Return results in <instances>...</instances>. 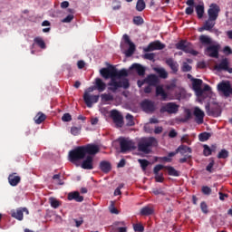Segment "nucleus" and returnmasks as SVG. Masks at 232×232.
Listing matches in <instances>:
<instances>
[{
	"instance_id": "obj_39",
	"label": "nucleus",
	"mask_w": 232,
	"mask_h": 232,
	"mask_svg": "<svg viewBox=\"0 0 232 232\" xmlns=\"http://www.w3.org/2000/svg\"><path fill=\"white\" fill-rule=\"evenodd\" d=\"M102 102H108L110 101H113V95L110 93H102L101 95Z\"/></svg>"
},
{
	"instance_id": "obj_59",
	"label": "nucleus",
	"mask_w": 232,
	"mask_h": 232,
	"mask_svg": "<svg viewBox=\"0 0 232 232\" xmlns=\"http://www.w3.org/2000/svg\"><path fill=\"white\" fill-rule=\"evenodd\" d=\"M189 119H191V111H187V114L185 116V119L181 120V122H188V121H189Z\"/></svg>"
},
{
	"instance_id": "obj_31",
	"label": "nucleus",
	"mask_w": 232,
	"mask_h": 232,
	"mask_svg": "<svg viewBox=\"0 0 232 232\" xmlns=\"http://www.w3.org/2000/svg\"><path fill=\"white\" fill-rule=\"evenodd\" d=\"M165 169H167L168 175L170 177H180V173L171 166L165 167Z\"/></svg>"
},
{
	"instance_id": "obj_14",
	"label": "nucleus",
	"mask_w": 232,
	"mask_h": 232,
	"mask_svg": "<svg viewBox=\"0 0 232 232\" xmlns=\"http://www.w3.org/2000/svg\"><path fill=\"white\" fill-rule=\"evenodd\" d=\"M218 90L222 92L225 97H229L231 95V83L227 82H221L218 84Z\"/></svg>"
},
{
	"instance_id": "obj_33",
	"label": "nucleus",
	"mask_w": 232,
	"mask_h": 232,
	"mask_svg": "<svg viewBox=\"0 0 232 232\" xmlns=\"http://www.w3.org/2000/svg\"><path fill=\"white\" fill-rule=\"evenodd\" d=\"M199 42L201 43V44H205L207 46L212 44L213 43L211 38L206 34H202L199 36Z\"/></svg>"
},
{
	"instance_id": "obj_47",
	"label": "nucleus",
	"mask_w": 232,
	"mask_h": 232,
	"mask_svg": "<svg viewBox=\"0 0 232 232\" xmlns=\"http://www.w3.org/2000/svg\"><path fill=\"white\" fill-rule=\"evenodd\" d=\"M200 209L202 213H205V215H208V213H209V211L208 210V204L205 201L200 203Z\"/></svg>"
},
{
	"instance_id": "obj_32",
	"label": "nucleus",
	"mask_w": 232,
	"mask_h": 232,
	"mask_svg": "<svg viewBox=\"0 0 232 232\" xmlns=\"http://www.w3.org/2000/svg\"><path fill=\"white\" fill-rule=\"evenodd\" d=\"M196 13L198 19H202V17H204V3L196 5Z\"/></svg>"
},
{
	"instance_id": "obj_26",
	"label": "nucleus",
	"mask_w": 232,
	"mask_h": 232,
	"mask_svg": "<svg viewBox=\"0 0 232 232\" xmlns=\"http://www.w3.org/2000/svg\"><path fill=\"white\" fill-rule=\"evenodd\" d=\"M156 97H161V101L168 99V92L164 91V88L160 85L156 87Z\"/></svg>"
},
{
	"instance_id": "obj_58",
	"label": "nucleus",
	"mask_w": 232,
	"mask_h": 232,
	"mask_svg": "<svg viewBox=\"0 0 232 232\" xmlns=\"http://www.w3.org/2000/svg\"><path fill=\"white\" fill-rule=\"evenodd\" d=\"M183 157L184 158L179 159V163L180 164H184V163L188 162V159H191V155H185Z\"/></svg>"
},
{
	"instance_id": "obj_13",
	"label": "nucleus",
	"mask_w": 232,
	"mask_h": 232,
	"mask_svg": "<svg viewBox=\"0 0 232 232\" xmlns=\"http://www.w3.org/2000/svg\"><path fill=\"white\" fill-rule=\"evenodd\" d=\"M166 48V44L160 43V41L157 40L152 43H150L147 47L143 49L144 52H155V50H164Z\"/></svg>"
},
{
	"instance_id": "obj_29",
	"label": "nucleus",
	"mask_w": 232,
	"mask_h": 232,
	"mask_svg": "<svg viewBox=\"0 0 232 232\" xmlns=\"http://www.w3.org/2000/svg\"><path fill=\"white\" fill-rule=\"evenodd\" d=\"M203 155L205 157H209V155H211V153L217 150V145H212L211 148L208 145H203Z\"/></svg>"
},
{
	"instance_id": "obj_16",
	"label": "nucleus",
	"mask_w": 232,
	"mask_h": 232,
	"mask_svg": "<svg viewBox=\"0 0 232 232\" xmlns=\"http://www.w3.org/2000/svg\"><path fill=\"white\" fill-rule=\"evenodd\" d=\"M215 70H218V72L224 71L232 73V67H229V61H227V58L223 59L218 65H216Z\"/></svg>"
},
{
	"instance_id": "obj_24",
	"label": "nucleus",
	"mask_w": 232,
	"mask_h": 232,
	"mask_svg": "<svg viewBox=\"0 0 232 232\" xmlns=\"http://www.w3.org/2000/svg\"><path fill=\"white\" fill-rule=\"evenodd\" d=\"M94 86L100 93H102V92L106 90V82H104L101 78L95 79Z\"/></svg>"
},
{
	"instance_id": "obj_11",
	"label": "nucleus",
	"mask_w": 232,
	"mask_h": 232,
	"mask_svg": "<svg viewBox=\"0 0 232 232\" xmlns=\"http://www.w3.org/2000/svg\"><path fill=\"white\" fill-rule=\"evenodd\" d=\"M24 213H26V215H29L28 208H18L16 209L11 210V217L13 218H15L16 220H23L24 218Z\"/></svg>"
},
{
	"instance_id": "obj_23",
	"label": "nucleus",
	"mask_w": 232,
	"mask_h": 232,
	"mask_svg": "<svg viewBox=\"0 0 232 232\" xmlns=\"http://www.w3.org/2000/svg\"><path fill=\"white\" fill-rule=\"evenodd\" d=\"M67 198L68 200H75V202H82L84 200V197L81 196L79 191L70 192Z\"/></svg>"
},
{
	"instance_id": "obj_9",
	"label": "nucleus",
	"mask_w": 232,
	"mask_h": 232,
	"mask_svg": "<svg viewBox=\"0 0 232 232\" xmlns=\"http://www.w3.org/2000/svg\"><path fill=\"white\" fill-rule=\"evenodd\" d=\"M218 52H220V44L208 45L205 49V54L213 59H218Z\"/></svg>"
},
{
	"instance_id": "obj_50",
	"label": "nucleus",
	"mask_w": 232,
	"mask_h": 232,
	"mask_svg": "<svg viewBox=\"0 0 232 232\" xmlns=\"http://www.w3.org/2000/svg\"><path fill=\"white\" fill-rule=\"evenodd\" d=\"M63 122H70L72 121V115L70 113H64L62 117Z\"/></svg>"
},
{
	"instance_id": "obj_22",
	"label": "nucleus",
	"mask_w": 232,
	"mask_h": 232,
	"mask_svg": "<svg viewBox=\"0 0 232 232\" xmlns=\"http://www.w3.org/2000/svg\"><path fill=\"white\" fill-rule=\"evenodd\" d=\"M145 82L146 84H148L149 86H156L159 84L160 81H159V76L155 75V74H150L149 76H147V78H145Z\"/></svg>"
},
{
	"instance_id": "obj_37",
	"label": "nucleus",
	"mask_w": 232,
	"mask_h": 232,
	"mask_svg": "<svg viewBox=\"0 0 232 232\" xmlns=\"http://www.w3.org/2000/svg\"><path fill=\"white\" fill-rule=\"evenodd\" d=\"M210 137H211V133L209 132H202L198 135V139L200 142H206V140H209Z\"/></svg>"
},
{
	"instance_id": "obj_51",
	"label": "nucleus",
	"mask_w": 232,
	"mask_h": 232,
	"mask_svg": "<svg viewBox=\"0 0 232 232\" xmlns=\"http://www.w3.org/2000/svg\"><path fill=\"white\" fill-rule=\"evenodd\" d=\"M214 166H215V161L212 160V161H210V162L208 164V166H207V168H206V170L208 171V173H213V167H214Z\"/></svg>"
},
{
	"instance_id": "obj_53",
	"label": "nucleus",
	"mask_w": 232,
	"mask_h": 232,
	"mask_svg": "<svg viewBox=\"0 0 232 232\" xmlns=\"http://www.w3.org/2000/svg\"><path fill=\"white\" fill-rule=\"evenodd\" d=\"M156 182H164V174H155Z\"/></svg>"
},
{
	"instance_id": "obj_62",
	"label": "nucleus",
	"mask_w": 232,
	"mask_h": 232,
	"mask_svg": "<svg viewBox=\"0 0 232 232\" xmlns=\"http://www.w3.org/2000/svg\"><path fill=\"white\" fill-rule=\"evenodd\" d=\"M77 66H78L79 70H82V68H84V66H86V63H84V61L80 60L77 63Z\"/></svg>"
},
{
	"instance_id": "obj_28",
	"label": "nucleus",
	"mask_w": 232,
	"mask_h": 232,
	"mask_svg": "<svg viewBox=\"0 0 232 232\" xmlns=\"http://www.w3.org/2000/svg\"><path fill=\"white\" fill-rule=\"evenodd\" d=\"M140 215L142 217H150V215H153L154 213V210H153V208L150 207V206H146V207H143L141 209H140Z\"/></svg>"
},
{
	"instance_id": "obj_10",
	"label": "nucleus",
	"mask_w": 232,
	"mask_h": 232,
	"mask_svg": "<svg viewBox=\"0 0 232 232\" xmlns=\"http://www.w3.org/2000/svg\"><path fill=\"white\" fill-rule=\"evenodd\" d=\"M99 95H91L89 92H84L83 101L87 108H92L93 104L99 102Z\"/></svg>"
},
{
	"instance_id": "obj_7",
	"label": "nucleus",
	"mask_w": 232,
	"mask_h": 232,
	"mask_svg": "<svg viewBox=\"0 0 232 232\" xmlns=\"http://www.w3.org/2000/svg\"><path fill=\"white\" fill-rule=\"evenodd\" d=\"M179 108H180V106L176 102H167L160 107V112L173 115L179 113Z\"/></svg>"
},
{
	"instance_id": "obj_52",
	"label": "nucleus",
	"mask_w": 232,
	"mask_h": 232,
	"mask_svg": "<svg viewBox=\"0 0 232 232\" xmlns=\"http://www.w3.org/2000/svg\"><path fill=\"white\" fill-rule=\"evenodd\" d=\"M144 59H148V61H153V59H155V53H147L144 54Z\"/></svg>"
},
{
	"instance_id": "obj_12",
	"label": "nucleus",
	"mask_w": 232,
	"mask_h": 232,
	"mask_svg": "<svg viewBox=\"0 0 232 232\" xmlns=\"http://www.w3.org/2000/svg\"><path fill=\"white\" fill-rule=\"evenodd\" d=\"M140 106L145 113H153L156 110L155 102L151 100H144L141 102Z\"/></svg>"
},
{
	"instance_id": "obj_8",
	"label": "nucleus",
	"mask_w": 232,
	"mask_h": 232,
	"mask_svg": "<svg viewBox=\"0 0 232 232\" xmlns=\"http://www.w3.org/2000/svg\"><path fill=\"white\" fill-rule=\"evenodd\" d=\"M122 39L125 44L129 45L128 50H125L123 53L125 54L126 57H131V55L135 53V50H136L135 44L131 42V40L130 39V35L128 34H123Z\"/></svg>"
},
{
	"instance_id": "obj_30",
	"label": "nucleus",
	"mask_w": 232,
	"mask_h": 232,
	"mask_svg": "<svg viewBox=\"0 0 232 232\" xmlns=\"http://www.w3.org/2000/svg\"><path fill=\"white\" fill-rule=\"evenodd\" d=\"M34 42L35 44H37V46H39V48H41L42 50H45L46 43H44V40L43 39V37L37 36L34 39Z\"/></svg>"
},
{
	"instance_id": "obj_36",
	"label": "nucleus",
	"mask_w": 232,
	"mask_h": 232,
	"mask_svg": "<svg viewBox=\"0 0 232 232\" xmlns=\"http://www.w3.org/2000/svg\"><path fill=\"white\" fill-rule=\"evenodd\" d=\"M155 72L158 73L160 79H168V72H166L165 69L156 68Z\"/></svg>"
},
{
	"instance_id": "obj_34",
	"label": "nucleus",
	"mask_w": 232,
	"mask_h": 232,
	"mask_svg": "<svg viewBox=\"0 0 232 232\" xmlns=\"http://www.w3.org/2000/svg\"><path fill=\"white\" fill-rule=\"evenodd\" d=\"M44 121H46V114L43 112H38L34 117V121L36 124H42V122H44Z\"/></svg>"
},
{
	"instance_id": "obj_61",
	"label": "nucleus",
	"mask_w": 232,
	"mask_h": 232,
	"mask_svg": "<svg viewBox=\"0 0 232 232\" xmlns=\"http://www.w3.org/2000/svg\"><path fill=\"white\" fill-rule=\"evenodd\" d=\"M223 52L226 53V55H231L232 53V50L229 46H225Z\"/></svg>"
},
{
	"instance_id": "obj_40",
	"label": "nucleus",
	"mask_w": 232,
	"mask_h": 232,
	"mask_svg": "<svg viewBox=\"0 0 232 232\" xmlns=\"http://www.w3.org/2000/svg\"><path fill=\"white\" fill-rule=\"evenodd\" d=\"M125 119L127 121V126H135V121H134L133 115L128 113Z\"/></svg>"
},
{
	"instance_id": "obj_18",
	"label": "nucleus",
	"mask_w": 232,
	"mask_h": 232,
	"mask_svg": "<svg viewBox=\"0 0 232 232\" xmlns=\"http://www.w3.org/2000/svg\"><path fill=\"white\" fill-rule=\"evenodd\" d=\"M194 116L196 117L195 121L197 124H204V117L205 114L202 110L198 107H195L194 109Z\"/></svg>"
},
{
	"instance_id": "obj_56",
	"label": "nucleus",
	"mask_w": 232,
	"mask_h": 232,
	"mask_svg": "<svg viewBox=\"0 0 232 232\" xmlns=\"http://www.w3.org/2000/svg\"><path fill=\"white\" fill-rule=\"evenodd\" d=\"M152 193H154V195H166L162 188H153Z\"/></svg>"
},
{
	"instance_id": "obj_17",
	"label": "nucleus",
	"mask_w": 232,
	"mask_h": 232,
	"mask_svg": "<svg viewBox=\"0 0 232 232\" xmlns=\"http://www.w3.org/2000/svg\"><path fill=\"white\" fill-rule=\"evenodd\" d=\"M81 166L82 169H93V156L88 154Z\"/></svg>"
},
{
	"instance_id": "obj_25",
	"label": "nucleus",
	"mask_w": 232,
	"mask_h": 232,
	"mask_svg": "<svg viewBox=\"0 0 232 232\" xmlns=\"http://www.w3.org/2000/svg\"><path fill=\"white\" fill-rule=\"evenodd\" d=\"M8 182L10 186L15 187L21 182V178L17 176V173H12L8 176Z\"/></svg>"
},
{
	"instance_id": "obj_48",
	"label": "nucleus",
	"mask_w": 232,
	"mask_h": 232,
	"mask_svg": "<svg viewBox=\"0 0 232 232\" xmlns=\"http://www.w3.org/2000/svg\"><path fill=\"white\" fill-rule=\"evenodd\" d=\"M164 168H166L164 167V165H160V164L156 165L153 169L154 175H159V171H160L161 169H164Z\"/></svg>"
},
{
	"instance_id": "obj_2",
	"label": "nucleus",
	"mask_w": 232,
	"mask_h": 232,
	"mask_svg": "<svg viewBox=\"0 0 232 232\" xmlns=\"http://www.w3.org/2000/svg\"><path fill=\"white\" fill-rule=\"evenodd\" d=\"M99 151V146L95 144L89 143L87 145L78 146L74 150L69 151V160L72 164H75V162L86 159V155H97Z\"/></svg>"
},
{
	"instance_id": "obj_38",
	"label": "nucleus",
	"mask_w": 232,
	"mask_h": 232,
	"mask_svg": "<svg viewBox=\"0 0 232 232\" xmlns=\"http://www.w3.org/2000/svg\"><path fill=\"white\" fill-rule=\"evenodd\" d=\"M144 8H146V3L144 2V0H138L136 4V10L138 12H142Z\"/></svg>"
},
{
	"instance_id": "obj_45",
	"label": "nucleus",
	"mask_w": 232,
	"mask_h": 232,
	"mask_svg": "<svg viewBox=\"0 0 232 232\" xmlns=\"http://www.w3.org/2000/svg\"><path fill=\"white\" fill-rule=\"evenodd\" d=\"M138 162L140 164V167L143 169V171L146 170L148 166H150V162L148 161V160H138Z\"/></svg>"
},
{
	"instance_id": "obj_27",
	"label": "nucleus",
	"mask_w": 232,
	"mask_h": 232,
	"mask_svg": "<svg viewBox=\"0 0 232 232\" xmlns=\"http://www.w3.org/2000/svg\"><path fill=\"white\" fill-rule=\"evenodd\" d=\"M177 152L180 153V155H182V156H186V155H189V154H186V153H192L193 150H191V148L188 147L187 145H180L178 147Z\"/></svg>"
},
{
	"instance_id": "obj_5",
	"label": "nucleus",
	"mask_w": 232,
	"mask_h": 232,
	"mask_svg": "<svg viewBox=\"0 0 232 232\" xmlns=\"http://www.w3.org/2000/svg\"><path fill=\"white\" fill-rule=\"evenodd\" d=\"M119 141L121 153H128V151L137 150L135 142L132 140H130V138H120Z\"/></svg>"
},
{
	"instance_id": "obj_41",
	"label": "nucleus",
	"mask_w": 232,
	"mask_h": 232,
	"mask_svg": "<svg viewBox=\"0 0 232 232\" xmlns=\"http://www.w3.org/2000/svg\"><path fill=\"white\" fill-rule=\"evenodd\" d=\"M81 130H82V128L81 126H79V127L73 126L71 128V133L74 137H77V135H81Z\"/></svg>"
},
{
	"instance_id": "obj_63",
	"label": "nucleus",
	"mask_w": 232,
	"mask_h": 232,
	"mask_svg": "<svg viewBox=\"0 0 232 232\" xmlns=\"http://www.w3.org/2000/svg\"><path fill=\"white\" fill-rule=\"evenodd\" d=\"M124 166H126V160L121 159L118 163L117 168H124Z\"/></svg>"
},
{
	"instance_id": "obj_20",
	"label": "nucleus",
	"mask_w": 232,
	"mask_h": 232,
	"mask_svg": "<svg viewBox=\"0 0 232 232\" xmlns=\"http://www.w3.org/2000/svg\"><path fill=\"white\" fill-rule=\"evenodd\" d=\"M99 169L102 173L108 174L111 171V163L108 160H102L100 162Z\"/></svg>"
},
{
	"instance_id": "obj_60",
	"label": "nucleus",
	"mask_w": 232,
	"mask_h": 232,
	"mask_svg": "<svg viewBox=\"0 0 232 232\" xmlns=\"http://www.w3.org/2000/svg\"><path fill=\"white\" fill-rule=\"evenodd\" d=\"M194 12H195V9L193 7H187L185 9V14L187 15H191V14H193Z\"/></svg>"
},
{
	"instance_id": "obj_54",
	"label": "nucleus",
	"mask_w": 232,
	"mask_h": 232,
	"mask_svg": "<svg viewBox=\"0 0 232 232\" xmlns=\"http://www.w3.org/2000/svg\"><path fill=\"white\" fill-rule=\"evenodd\" d=\"M73 21V14H69L62 20V23H72Z\"/></svg>"
},
{
	"instance_id": "obj_64",
	"label": "nucleus",
	"mask_w": 232,
	"mask_h": 232,
	"mask_svg": "<svg viewBox=\"0 0 232 232\" xmlns=\"http://www.w3.org/2000/svg\"><path fill=\"white\" fill-rule=\"evenodd\" d=\"M169 137L170 139H175V137H177V132L175 130H171L169 132Z\"/></svg>"
},
{
	"instance_id": "obj_21",
	"label": "nucleus",
	"mask_w": 232,
	"mask_h": 232,
	"mask_svg": "<svg viewBox=\"0 0 232 232\" xmlns=\"http://www.w3.org/2000/svg\"><path fill=\"white\" fill-rule=\"evenodd\" d=\"M130 70H135L140 77H143V75H146V68L142 66L140 63H133Z\"/></svg>"
},
{
	"instance_id": "obj_6",
	"label": "nucleus",
	"mask_w": 232,
	"mask_h": 232,
	"mask_svg": "<svg viewBox=\"0 0 232 232\" xmlns=\"http://www.w3.org/2000/svg\"><path fill=\"white\" fill-rule=\"evenodd\" d=\"M190 45L191 44L188 43L186 40H180L175 44V47L177 50H181V52H184L185 53H190L191 55H198V52L189 47Z\"/></svg>"
},
{
	"instance_id": "obj_44",
	"label": "nucleus",
	"mask_w": 232,
	"mask_h": 232,
	"mask_svg": "<svg viewBox=\"0 0 232 232\" xmlns=\"http://www.w3.org/2000/svg\"><path fill=\"white\" fill-rule=\"evenodd\" d=\"M191 70H192L191 65H189L188 63L184 62L182 66H181V72L186 73L188 72H191Z\"/></svg>"
},
{
	"instance_id": "obj_35",
	"label": "nucleus",
	"mask_w": 232,
	"mask_h": 232,
	"mask_svg": "<svg viewBox=\"0 0 232 232\" xmlns=\"http://www.w3.org/2000/svg\"><path fill=\"white\" fill-rule=\"evenodd\" d=\"M202 80L201 79H192V88L193 90H200L202 86Z\"/></svg>"
},
{
	"instance_id": "obj_43",
	"label": "nucleus",
	"mask_w": 232,
	"mask_h": 232,
	"mask_svg": "<svg viewBox=\"0 0 232 232\" xmlns=\"http://www.w3.org/2000/svg\"><path fill=\"white\" fill-rule=\"evenodd\" d=\"M49 201H50L51 206L54 209H57V208H59V206H61V202H59V200H57L55 198H50Z\"/></svg>"
},
{
	"instance_id": "obj_49",
	"label": "nucleus",
	"mask_w": 232,
	"mask_h": 232,
	"mask_svg": "<svg viewBox=\"0 0 232 232\" xmlns=\"http://www.w3.org/2000/svg\"><path fill=\"white\" fill-rule=\"evenodd\" d=\"M201 191L203 195H211V188L208 186H203Z\"/></svg>"
},
{
	"instance_id": "obj_4",
	"label": "nucleus",
	"mask_w": 232,
	"mask_h": 232,
	"mask_svg": "<svg viewBox=\"0 0 232 232\" xmlns=\"http://www.w3.org/2000/svg\"><path fill=\"white\" fill-rule=\"evenodd\" d=\"M153 146L154 148L159 146L157 139L154 137L144 138L138 143V150L149 155V153H151V148H153Z\"/></svg>"
},
{
	"instance_id": "obj_46",
	"label": "nucleus",
	"mask_w": 232,
	"mask_h": 232,
	"mask_svg": "<svg viewBox=\"0 0 232 232\" xmlns=\"http://www.w3.org/2000/svg\"><path fill=\"white\" fill-rule=\"evenodd\" d=\"M133 23L137 25V26H140V24H144V19L141 18V16H135L133 18Z\"/></svg>"
},
{
	"instance_id": "obj_15",
	"label": "nucleus",
	"mask_w": 232,
	"mask_h": 232,
	"mask_svg": "<svg viewBox=\"0 0 232 232\" xmlns=\"http://www.w3.org/2000/svg\"><path fill=\"white\" fill-rule=\"evenodd\" d=\"M111 117L114 124L119 126V128H122V126L124 125V118L121 116V114L119 111H115V110L111 111Z\"/></svg>"
},
{
	"instance_id": "obj_1",
	"label": "nucleus",
	"mask_w": 232,
	"mask_h": 232,
	"mask_svg": "<svg viewBox=\"0 0 232 232\" xmlns=\"http://www.w3.org/2000/svg\"><path fill=\"white\" fill-rule=\"evenodd\" d=\"M100 73L103 79H111L108 83L109 92L112 93H117L119 88H123V90H128L130 88V80L128 78V70L121 69L120 71L117 68L111 66L110 68H102L100 70Z\"/></svg>"
},
{
	"instance_id": "obj_3",
	"label": "nucleus",
	"mask_w": 232,
	"mask_h": 232,
	"mask_svg": "<svg viewBox=\"0 0 232 232\" xmlns=\"http://www.w3.org/2000/svg\"><path fill=\"white\" fill-rule=\"evenodd\" d=\"M220 14V6L217 4H211L208 9V18L203 24L202 27L198 28V32H211L217 24V19H218V14Z\"/></svg>"
},
{
	"instance_id": "obj_57",
	"label": "nucleus",
	"mask_w": 232,
	"mask_h": 232,
	"mask_svg": "<svg viewBox=\"0 0 232 232\" xmlns=\"http://www.w3.org/2000/svg\"><path fill=\"white\" fill-rule=\"evenodd\" d=\"M109 209L112 215H119V210L117 209V208H115V206H113V204H111Z\"/></svg>"
},
{
	"instance_id": "obj_19",
	"label": "nucleus",
	"mask_w": 232,
	"mask_h": 232,
	"mask_svg": "<svg viewBox=\"0 0 232 232\" xmlns=\"http://www.w3.org/2000/svg\"><path fill=\"white\" fill-rule=\"evenodd\" d=\"M165 63L169 65L173 73H177L179 72V63H177L173 58H167Z\"/></svg>"
},
{
	"instance_id": "obj_42",
	"label": "nucleus",
	"mask_w": 232,
	"mask_h": 232,
	"mask_svg": "<svg viewBox=\"0 0 232 232\" xmlns=\"http://www.w3.org/2000/svg\"><path fill=\"white\" fill-rule=\"evenodd\" d=\"M229 157V151H227L226 149H223L220 150V152L218 154V159H227Z\"/></svg>"
},
{
	"instance_id": "obj_55",
	"label": "nucleus",
	"mask_w": 232,
	"mask_h": 232,
	"mask_svg": "<svg viewBox=\"0 0 232 232\" xmlns=\"http://www.w3.org/2000/svg\"><path fill=\"white\" fill-rule=\"evenodd\" d=\"M134 231H137V232L144 231V226H142L140 224L134 225Z\"/></svg>"
}]
</instances>
